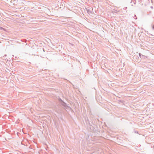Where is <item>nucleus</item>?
<instances>
[{
	"instance_id": "obj_1",
	"label": "nucleus",
	"mask_w": 154,
	"mask_h": 154,
	"mask_svg": "<svg viewBox=\"0 0 154 154\" xmlns=\"http://www.w3.org/2000/svg\"><path fill=\"white\" fill-rule=\"evenodd\" d=\"M60 104L61 105L65 107L67 106L66 104V103L64 102L63 101H62V102H60Z\"/></svg>"
},
{
	"instance_id": "obj_2",
	"label": "nucleus",
	"mask_w": 154,
	"mask_h": 154,
	"mask_svg": "<svg viewBox=\"0 0 154 154\" xmlns=\"http://www.w3.org/2000/svg\"><path fill=\"white\" fill-rule=\"evenodd\" d=\"M86 10L87 11V13L88 14H90V13H91V12L90 9H89V8H86Z\"/></svg>"
},
{
	"instance_id": "obj_3",
	"label": "nucleus",
	"mask_w": 154,
	"mask_h": 154,
	"mask_svg": "<svg viewBox=\"0 0 154 154\" xmlns=\"http://www.w3.org/2000/svg\"><path fill=\"white\" fill-rule=\"evenodd\" d=\"M59 100L60 101V103L62 102V101H63L61 99H59Z\"/></svg>"
},
{
	"instance_id": "obj_4",
	"label": "nucleus",
	"mask_w": 154,
	"mask_h": 154,
	"mask_svg": "<svg viewBox=\"0 0 154 154\" xmlns=\"http://www.w3.org/2000/svg\"><path fill=\"white\" fill-rule=\"evenodd\" d=\"M139 56L140 57H141V53H139Z\"/></svg>"
},
{
	"instance_id": "obj_5",
	"label": "nucleus",
	"mask_w": 154,
	"mask_h": 154,
	"mask_svg": "<svg viewBox=\"0 0 154 154\" xmlns=\"http://www.w3.org/2000/svg\"><path fill=\"white\" fill-rule=\"evenodd\" d=\"M134 17H136V18H135V19H137V17H136V15H134Z\"/></svg>"
}]
</instances>
